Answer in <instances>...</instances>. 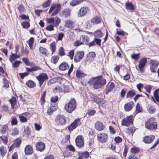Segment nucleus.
I'll return each instance as SVG.
<instances>
[{
  "mask_svg": "<svg viewBox=\"0 0 159 159\" xmlns=\"http://www.w3.org/2000/svg\"><path fill=\"white\" fill-rule=\"evenodd\" d=\"M88 83L89 85H93L94 89H98L105 85L106 84V80L102 76H100L90 79Z\"/></svg>",
  "mask_w": 159,
  "mask_h": 159,
  "instance_id": "nucleus-1",
  "label": "nucleus"
},
{
  "mask_svg": "<svg viewBox=\"0 0 159 159\" xmlns=\"http://www.w3.org/2000/svg\"><path fill=\"white\" fill-rule=\"evenodd\" d=\"M76 108V102L74 98H72L65 106L64 109L68 113H71Z\"/></svg>",
  "mask_w": 159,
  "mask_h": 159,
  "instance_id": "nucleus-2",
  "label": "nucleus"
},
{
  "mask_svg": "<svg viewBox=\"0 0 159 159\" xmlns=\"http://www.w3.org/2000/svg\"><path fill=\"white\" fill-rule=\"evenodd\" d=\"M157 127V125L156 121L155 118L152 117L149 119L145 123V127L146 128L152 130L156 129Z\"/></svg>",
  "mask_w": 159,
  "mask_h": 159,
  "instance_id": "nucleus-3",
  "label": "nucleus"
},
{
  "mask_svg": "<svg viewBox=\"0 0 159 159\" xmlns=\"http://www.w3.org/2000/svg\"><path fill=\"white\" fill-rule=\"evenodd\" d=\"M61 6L59 4H54L52 5L48 13L50 14L53 11L51 16H53L57 14L60 11Z\"/></svg>",
  "mask_w": 159,
  "mask_h": 159,
  "instance_id": "nucleus-4",
  "label": "nucleus"
},
{
  "mask_svg": "<svg viewBox=\"0 0 159 159\" xmlns=\"http://www.w3.org/2000/svg\"><path fill=\"white\" fill-rule=\"evenodd\" d=\"M36 79L39 81V86L40 87L44 82L48 79V77L46 73H42L37 76L36 77Z\"/></svg>",
  "mask_w": 159,
  "mask_h": 159,
  "instance_id": "nucleus-5",
  "label": "nucleus"
},
{
  "mask_svg": "<svg viewBox=\"0 0 159 159\" xmlns=\"http://www.w3.org/2000/svg\"><path fill=\"white\" fill-rule=\"evenodd\" d=\"M90 12V9L88 7H81L78 11V16L79 17H82L86 15V14L89 13Z\"/></svg>",
  "mask_w": 159,
  "mask_h": 159,
  "instance_id": "nucleus-6",
  "label": "nucleus"
},
{
  "mask_svg": "<svg viewBox=\"0 0 159 159\" xmlns=\"http://www.w3.org/2000/svg\"><path fill=\"white\" fill-rule=\"evenodd\" d=\"M150 63L151 71L152 72H155L159 62L156 60H151Z\"/></svg>",
  "mask_w": 159,
  "mask_h": 159,
  "instance_id": "nucleus-7",
  "label": "nucleus"
},
{
  "mask_svg": "<svg viewBox=\"0 0 159 159\" xmlns=\"http://www.w3.org/2000/svg\"><path fill=\"white\" fill-rule=\"evenodd\" d=\"M97 137L98 141L102 143L106 142L108 139V136L107 134L105 133L98 134Z\"/></svg>",
  "mask_w": 159,
  "mask_h": 159,
  "instance_id": "nucleus-8",
  "label": "nucleus"
},
{
  "mask_svg": "<svg viewBox=\"0 0 159 159\" xmlns=\"http://www.w3.org/2000/svg\"><path fill=\"white\" fill-rule=\"evenodd\" d=\"M147 59L146 58H143L141 59L139 63V70L142 72L144 71V67L147 63Z\"/></svg>",
  "mask_w": 159,
  "mask_h": 159,
  "instance_id": "nucleus-9",
  "label": "nucleus"
},
{
  "mask_svg": "<svg viewBox=\"0 0 159 159\" xmlns=\"http://www.w3.org/2000/svg\"><path fill=\"white\" fill-rule=\"evenodd\" d=\"M132 116H129L124 119L122 121V125L125 126H128L131 124H132L133 121Z\"/></svg>",
  "mask_w": 159,
  "mask_h": 159,
  "instance_id": "nucleus-10",
  "label": "nucleus"
},
{
  "mask_svg": "<svg viewBox=\"0 0 159 159\" xmlns=\"http://www.w3.org/2000/svg\"><path fill=\"white\" fill-rule=\"evenodd\" d=\"M56 121L58 125H65L66 123V118L63 116H58Z\"/></svg>",
  "mask_w": 159,
  "mask_h": 159,
  "instance_id": "nucleus-11",
  "label": "nucleus"
},
{
  "mask_svg": "<svg viewBox=\"0 0 159 159\" xmlns=\"http://www.w3.org/2000/svg\"><path fill=\"white\" fill-rule=\"evenodd\" d=\"M81 124L80 119H76L71 125L68 127V129L70 130H72L75 129L78 125Z\"/></svg>",
  "mask_w": 159,
  "mask_h": 159,
  "instance_id": "nucleus-12",
  "label": "nucleus"
},
{
  "mask_svg": "<svg viewBox=\"0 0 159 159\" xmlns=\"http://www.w3.org/2000/svg\"><path fill=\"white\" fill-rule=\"evenodd\" d=\"M84 56V53L83 51L77 52L75 56V61L77 62L80 61Z\"/></svg>",
  "mask_w": 159,
  "mask_h": 159,
  "instance_id": "nucleus-13",
  "label": "nucleus"
},
{
  "mask_svg": "<svg viewBox=\"0 0 159 159\" xmlns=\"http://www.w3.org/2000/svg\"><path fill=\"white\" fill-rule=\"evenodd\" d=\"M83 139V137L81 136H78L76 137L75 142L77 146L79 148L83 147L84 145Z\"/></svg>",
  "mask_w": 159,
  "mask_h": 159,
  "instance_id": "nucleus-14",
  "label": "nucleus"
},
{
  "mask_svg": "<svg viewBox=\"0 0 159 159\" xmlns=\"http://www.w3.org/2000/svg\"><path fill=\"white\" fill-rule=\"evenodd\" d=\"M71 10L69 8H66L62 10L60 13L61 16L67 18L70 15Z\"/></svg>",
  "mask_w": 159,
  "mask_h": 159,
  "instance_id": "nucleus-15",
  "label": "nucleus"
},
{
  "mask_svg": "<svg viewBox=\"0 0 159 159\" xmlns=\"http://www.w3.org/2000/svg\"><path fill=\"white\" fill-rule=\"evenodd\" d=\"M36 146L37 149L40 151H43L45 148V144L42 142H39L36 143Z\"/></svg>",
  "mask_w": 159,
  "mask_h": 159,
  "instance_id": "nucleus-16",
  "label": "nucleus"
},
{
  "mask_svg": "<svg viewBox=\"0 0 159 159\" xmlns=\"http://www.w3.org/2000/svg\"><path fill=\"white\" fill-rule=\"evenodd\" d=\"M21 139L18 138L16 139L14 143L9 148V151H11L15 147H17L19 146L21 143Z\"/></svg>",
  "mask_w": 159,
  "mask_h": 159,
  "instance_id": "nucleus-17",
  "label": "nucleus"
},
{
  "mask_svg": "<svg viewBox=\"0 0 159 159\" xmlns=\"http://www.w3.org/2000/svg\"><path fill=\"white\" fill-rule=\"evenodd\" d=\"M95 126L96 129L99 131L103 130L105 128L103 124L99 121H97L95 123Z\"/></svg>",
  "mask_w": 159,
  "mask_h": 159,
  "instance_id": "nucleus-18",
  "label": "nucleus"
},
{
  "mask_svg": "<svg viewBox=\"0 0 159 159\" xmlns=\"http://www.w3.org/2000/svg\"><path fill=\"white\" fill-rule=\"evenodd\" d=\"M155 138V136L153 135L145 136L144 138L143 141L146 143H150L153 141Z\"/></svg>",
  "mask_w": 159,
  "mask_h": 159,
  "instance_id": "nucleus-19",
  "label": "nucleus"
},
{
  "mask_svg": "<svg viewBox=\"0 0 159 159\" xmlns=\"http://www.w3.org/2000/svg\"><path fill=\"white\" fill-rule=\"evenodd\" d=\"M25 152L27 155H30L33 152V149L31 145H28L26 146L25 149Z\"/></svg>",
  "mask_w": 159,
  "mask_h": 159,
  "instance_id": "nucleus-20",
  "label": "nucleus"
},
{
  "mask_svg": "<svg viewBox=\"0 0 159 159\" xmlns=\"http://www.w3.org/2000/svg\"><path fill=\"white\" fill-rule=\"evenodd\" d=\"M134 105V103L133 102H130L126 103L125 105L124 108L126 111H131Z\"/></svg>",
  "mask_w": 159,
  "mask_h": 159,
  "instance_id": "nucleus-21",
  "label": "nucleus"
},
{
  "mask_svg": "<svg viewBox=\"0 0 159 159\" xmlns=\"http://www.w3.org/2000/svg\"><path fill=\"white\" fill-rule=\"evenodd\" d=\"M65 26L68 28H72L75 26L74 22L71 20H67L65 21Z\"/></svg>",
  "mask_w": 159,
  "mask_h": 159,
  "instance_id": "nucleus-22",
  "label": "nucleus"
},
{
  "mask_svg": "<svg viewBox=\"0 0 159 159\" xmlns=\"http://www.w3.org/2000/svg\"><path fill=\"white\" fill-rule=\"evenodd\" d=\"M159 92V89H157L155 90L153 93V95L155 99L153 97H152V99L155 103H156V101L157 102H159V97L158 93Z\"/></svg>",
  "mask_w": 159,
  "mask_h": 159,
  "instance_id": "nucleus-23",
  "label": "nucleus"
},
{
  "mask_svg": "<svg viewBox=\"0 0 159 159\" xmlns=\"http://www.w3.org/2000/svg\"><path fill=\"white\" fill-rule=\"evenodd\" d=\"M93 101L98 104H103L106 103V101L102 98H99L97 97L93 98Z\"/></svg>",
  "mask_w": 159,
  "mask_h": 159,
  "instance_id": "nucleus-24",
  "label": "nucleus"
},
{
  "mask_svg": "<svg viewBox=\"0 0 159 159\" xmlns=\"http://www.w3.org/2000/svg\"><path fill=\"white\" fill-rule=\"evenodd\" d=\"M101 21V17L98 16H96L91 19V22L93 23V25H96L99 23Z\"/></svg>",
  "mask_w": 159,
  "mask_h": 159,
  "instance_id": "nucleus-25",
  "label": "nucleus"
},
{
  "mask_svg": "<svg viewBox=\"0 0 159 159\" xmlns=\"http://www.w3.org/2000/svg\"><path fill=\"white\" fill-rule=\"evenodd\" d=\"M69 67V66L66 62L62 63L59 66V69L61 70H67Z\"/></svg>",
  "mask_w": 159,
  "mask_h": 159,
  "instance_id": "nucleus-26",
  "label": "nucleus"
},
{
  "mask_svg": "<svg viewBox=\"0 0 159 159\" xmlns=\"http://www.w3.org/2000/svg\"><path fill=\"white\" fill-rule=\"evenodd\" d=\"M85 0H72L70 2V4L72 6H75L80 4Z\"/></svg>",
  "mask_w": 159,
  "mask_h": 159,
  "instance_id": "nucleus-27",
  "label": "nucleus"
},
{
  "mask_svg": "<svg viewBox=\"0 0 159 159\" xmlns=\"http://www.w3.org/2000/svg\"><path fill=\"white\" fill-rule=\"evenodd\" d=\"M80 40L83 44H86L89 41V38L87 36L82 35L80 37Z\"/></svg>",
  "mask_w": 159,
  "mask_h": 159,
  "instance_id": "nucleus-28",
  "label": "nucleus"
},
{
  "mask_svg": "<svg viewBox=\"0 0 159 159\" xmlns=\"http://www.w3.org/2000/svg\"><path fill=\"white\" fill-rule=\"evenodd\" d=\"M39 50L41 54H42L45 56H47L48 55V54L47 49L43 47H40L39 48Z\"/></svg>",
  "mask_w": 159,
  "mask_h": 159,
  "instance_id": "nucleus-29",
  "label": "nucleus"
},
{
  "mask_svg": "<svg viewBox=\"0 0 159 159\" xmlns=\"http://www.w3.org/2000/svg\"><path fill=\"white\" fill-rule=\"evenodd\" d=\"M26 85L30 88H33L36 86L35 83L31 80H29L26 83Z\"/></svg>",
  "mask_w": 159,
  "mask_h": 159,
  "instance_id": "nucleus-30",
  "label": "nucleus"
},
{
  "mask_svg": "<svg viewBox=\"0 0 159 159\" xmlns=\"http://www.w3.org/2000/svg\"><path fill=\"white\" fill-rule=\"evenodd\" d=\"M88 57V60H92L96 56V54L94 52H90L87 56Z\"/></svg>",
  "mask_w": 159,
  "mask_h": 159,
  "instance_id": "nucleus-31",
  "label": "nucleus"
},
{
  "mask_svg": "<svg viewBox=\"0 0 159 159\" xmlns=\"http://www.w3.org/2000/svg\"><path fill=\"white\" fill-rule=\"evenodd\" d=\"M103 36V34L100 30H97L94 32V36L96 38H100Z\"/></svg>",
  "mask_w": 159,
  "mask_h": 159,
  "instance_id": "nucleus-32",
  "label": "nucleus"
},
{
  "mask_svg": "<svg viewBox=\"0 0 159 159\" xmlns=\"http://www.w3.org/2000/svg\"><path fill=\"white\" fill-rule=\"evenodd\" d=\"M136 94L135 92L133 90H129L126 95L127 98H132Z\"/></svg>",
  "mask_w": 159,
  "mask_h": 159,
  "instance_id": "nucleus-33",
  "label": "nucleus"
},
{
  "mask_svg": "<svg viewBox=\"0 0 159 159\" xmlns=\"http://www.w3.org/2000/svg\"><path fill=\"white\" fill-rule=\"evenodd\" d=\"M85 75L83 72L79 70H77L76 72V75L77 77L80 78Z\"/></svg>",
  "mask_w": 159,
  "mask_h": 159,
  "instance_id": "nucleus-34",
  "label": "nucleus"
},
{
  "mask_svg": "<svg viewBox=\"0 0 159 159\" xmlns=\"http://www.w3.org/2000/svg\"><path fill=\"white\" fill-rule=\"evenodd\" d=\"M16 98L15 97H12L11 98L9 99V101L11 104V107L13 109L14 107L16 104Z\"/></svg>",
  "mask_w": 159,
  "mask_h": 159,
  "instance_id": "nucleus-35",
  "label": "nucleus"
},
{
  "mask_svg": "<svg viewBox=\"0 0 159 159\" xmlns=\"http://www.w3.org/2000/svg\"><path fill=\"white\" fill-rule=\"evenodd\" d=\"M126 8L127 9L131 10H134V6L130 3L128 2L125 4Z\"/></svg>",
  "mask_w": 159,
  "mask_h": 159,
  "instance_id": "nucleus-36",
  "label": "nucleus"
},
{
  "mask_svg": "<svg viewBox=\"0 0 159 159\" xmlns=\"http://www.w3.org/2000/svg\"><path fill=\"white\" fill-rule=\"evenodd\" d=\"M21 25L24 28L28 29L30 26V24L29 22L27 21H24L22 22L21 24Z\"/></svg>",
  "mask_w": 159,
  "mask_h": 159,
  "instance_id": "nucleus-37",
  "label": "nucleus"
},
{
  "mask_svg": "<svg viewBox=\"0 0 159 159\" xmlns=\"http://www.w3.org/2000/svg\"><path fill=\"white\" fill-rule=\"evenodd\" d=\"M0 152L2 157H3L6 153V150L5 147L3 146L0 148Z\"/></svg>",
  "mask_w": 159,
  "mask_h": 159,
  "instance_id": "nucleus-38",
  "label": "nucleus"
},
{
  "mask_svg": "<svg viewBox=\"0 0 159 159\" xmlns=\"http://www.w3.org/2000/svg\"><path fill=\"white\" fill-rule=\"evenodd\" d=\"M140 151L139 148L137 147H134L132 148L130 150V151L132 153L135 154L138 153Z\"/></svg>",
  "mask_w": 159,
  "mask_h": 159,
  "instance_id": "nucleus-39",
  "label": "nucleus"
},
{
  "mask_svg": "<svg viewBox=\"0 0 159 159\" xmlns=\"http://www.w3.org/2000/svg\"><path fill=\"white\" fill-rule=\"evenodd\" d=\"M56 109V107L54 106H52L48 110V113L49 115H51L52 113Z\"/></svg>",
  "mask_w": 159,
  "mask_h": 159,
  "instance_id": "nucleus-40",
  "label": "nucleus"
},
{
  "mask_svg": "<svg viewBox=\"0 0 159 159\" xmlns=\"http://www.w3.org/2000/svg\"><path fill=\"white\" fill-rule=\"evenodd\" d=\"M8 129V126L6 125H4L1 128L0 132L2 134H4Z\"/></svg>",
  "mask_w": 159,
  "mask_h": 159,
  "instance_id": "nucleus-41",
  "label": "nucleus"
},
{
  "mask_svg": "<svg viewBox=\"0 0 159 159\" xmlns=\"http://www.w3.org/2000/svg\"><path fill=\"white\" fill-rule=\"evenodd\" d=\"M61 22V19L58 17H56L55 18L54 21L53 23L54 26H57Z\"/></svg>",
  "mask_w": 159,
  "mask_h": 159,
  "instance_id": "nucleus-42",
  "label": "nucleus"
},
{
  "mask_svg": "<svg viewBox=\"0 0 159 159\" xmlns=\"http://www.w3.org/2000/svg\"><path fill=\"white\" fill-rule=\"evenodd\" d=\"M34 38L33 37H31L29 40V45L31 49H33V45L34 42Z\"/></svg>",
  "mask_w": 159,
  "mask_h": 159,
  "instance_id": "nucleus-43",
  "label": "nucleus"
},
{
  "mask_svg": "<svg viewBox=\"0 0 159 159\" xmlns=\"http://www.w3.org/2000/svg\"><path fill=\"white\" fill-rule=\"evenodd\" d=\"M50 50L52 51V54L55 52L56 49V45L54 43H52L50 44Z\"/></svg>",
  "mask_w": 159,
  "mask_h": 159,
  "instance_id": "nucleus-44",
  "label": "nucleus"
},
{
  "mask_svg": "<svg viewBox=\"0 0 159 159\" xmlns=\"http://www.w3.org/2000/svg\"><path fill=\"white\" fill-rule=\"evenodd\" d=\"M152 86L151 85H147L144 86V88L146 91L149 93H151V90Z\"/></svg>",
  "mask_w": 159,
  "mask_h": 159,
  "instance_id": "nucleus-45",
  "label": "nucleus"
},
{
  "mask_svg": "<svg viewBox=\"0 0 159 159\" xmlns=\"http://www.w3.org/2000/svg\"><path fill=\"white\" fill-rule=\"evenodd\" d=\"M142 109L141 107L140 106L139 103H137L136 106L135 112L136 113H138L141 112L142 111Z\"/></svg>",
  "mask_w": 159,
  "mask_h": 159,
  "instance_id": "nucleus-46",
  "label": "nucleus"
},
{
  "mask_svg": "<svg viewBox=\"0 0 159 159\" xmlns=\"http://www.w3.org/2000/svg\"><path fill=\"white\" fill-rule=\"evenodd\" d=\"M59 59V56H54L52 57L51 61L53 63L56 64L58 61Z\"/></svg>",
  "mask_w": 159,
  "mask_h": 159,
  "instance_id": "nucleus-47",
  "label": "nucleus"
},
{
  "mask_svg": "<svg viewBox=\"0 0 159 159\" xmlns=\"http://www.w3.org/2000/svg\"><path fill=\"white\" fill-rule=\"evenodd\" d=\"M19 133L18 129L17 128H14L11 131V134L12 135L15 136L18 134Z\"/></svg>",
  "mask_w": 159,
  "mask_h": 159,
  "instance_id": "nucleus-48",
  "label": "nucleus"
},
{
  "mask_svg": "<svg viewBox=\"0 0 159 159\" xmlns=\"http://www.w3.org/2000/svg\"><path fill=\"white\" fill-rule=\"evenodd\" d=\"M17 55L16 53H12L10 57V61L12 62L14 60L17 58Z\"/></svg>",
  "mask_w": 159,
  "mask_h": 159,
  "instance_id": "nucleus-49",
  "label": "nucleus"
},
{
  "mask_svg": "<svg viewBox=\"0 0 159 159\" xmlns=\"http://www.w3.org/2000/svg\"><path fill=\"white\" fill-rule=\"evenodd\" d=\"M55 93L62 92L63 89L59 86H57L55 87L53 90Z\"/></svg>",
  "mask_w": 159,
  "mask_h": 159,
  "instance_id": "nucleus-50",
  "label": "nucleus"
},
{
  "mask_svg": "<svg viewBox=\"0 0 159 159\" xmlns=\"http://www.w3.org/2000/svg\"><path fill=\"white\" fill-rule=\"evenodd\" d=\"M80 155L83 157L87 158L89 157V154L87 152H81L80 153Z\"/></svg>",
  "mask_w": 159,
  "mask_h": 159,
  "instance_id": "nucleus-51",
  "label": "nucleus"
},
{
  "mask_svg": "<svg viewBox=\"0 0 159 159\" xmlns=\"http://www.w3.org/2000/svg\"><path fill=\"white\" fill-rule=\"evenodd\" d=\"M18 9L20 12L21 13H24L25 11L24 6L22 5H20L18 7Z\"/></svg>",
  "mask_w": 159,
  "mask_h": 159,
  "instance_id": "nucleus-52",
  "label": "nucleus"
},
{
  "mask_svg": "<svg viewBox=\"0 0 159 159\" xmlns=\"http://www.w3.org/2000/svg\"><path fill=\"white\" fill-rule=\"evenodd\" d=\"M57 81V80L56 78H54L50 80L48 83V85H50L52 84H54Z\"/></svg>",
  "mask_w": 159,
  "mask_h": 159,
  "instance_id": "nucleus-53",
  "label": "nucleus"
},
{
  "mask_svg": "<svg viewBox=\"0 0 159 159\" xmlns=\"http://www.w3.org/2000/svg\"><path fill=\"white\" fill-rule=\"evenodd\" d=\"M58 52L60 55L61 56H63L65 55L64 49L62 47H60L59 48Z\"/></svg>",
  "mask_w": 159,
  "mask_h": 159,
  "instance_id": "nucleus-54",
  "label": "nucleus"
},
{
  "mask_svg": "<svg viewBox=\"0 0 159 159\" xmlns=\"http://www.w3.org/2000/svg\"><path fill=\"white\" fill-rule=\"evenodd\" d=\"M24 133L26 136H29L30 134V132L29 127H27L25 128L24 131Z\"/></svg>",
  "mask_w": 159,
  "mask_h": 159,
  "instance_id": "nucleus-55",
  "label": "nucleus"
},
{
  "mask_svg": "<svg viewBox=\"0 0 159 159\" xmlns=\"http://www.w3.org/2000/svg\"><path fill=\"white\" fill-rule=\"evenodd\" d=\"M21 63V61H15L14 63L12 64V66L14 68H17L19 66L20 64Z\"/></svg>",
  "mask_w": 159,
  "mask_h": 159,
  "instance_id": "nucleus-56",
  "label": "nucleus"
},
{
  "mask_svg": "<svg viewBox=\"0 0 159 159\" xmlns=\"http://www.w3.org/2000/svg\"><path fill=\"white\" fill-rule=\"evenodd\" d=\"M11 123L12 125H16L18 123V121L16 118L15 117L12 118Z\"/></svg>",
  "mask_w": 159,
  "mask_h": 159,
  "instance_id": "nucleus-57",
  "label": "nucleus"
},
{
  "mask_svg": "<svg viewBox=\"0 0 159 159\" xmlns=\"http://www.w3.org/2000/svg\"><path fill=\"white\" fill-rule=\"evenodd\" d=\"M156 109L153 107L151 106L148 109V112L150 113H153L155 112Z\"/></svg>",
  "mask_w": 159,
  "mask_h": 159,
  "instance_id": "nucleus-58",
  "label": "nucleus"
},
{
  "mask_svg": "<svg viewBox=\"0 0 159 159\" xmlns=\"http://www.w3.org/2000/svg\"><path fill=\"white\" fill-rule=\"evenodd\" d=\"M114 140L116 143H119L122 142V139L120 137L118 136L115 137Z\"/></svg>",
  "mask_w": 159,
  "mask_h": 159,
  "instance_id": "nucleus-59",
  "label": "nucleus"
},
{
  "mask_svg": "<svg viewBox=\"0 0 159 159\" xmlns=\"http://www.w3.org/2000/svg\"><path fill=\"white\" fill-rule=\"evenodd\" d=\"M81 42V40H77L75 42L74 45L75 46L77 47L80 45L83 44Z\"/></svg>",
  "mask_w": 159,
  "mask_h": 159,
  "instance_id": "nucleus-60",
  "label": "nucleus"
},
{
  "mask_svg": "<svg viewBox=\"0 0 159 159\" xmlns=\"http://www.w3.org/2000/svg\"><path fill=\"white\" fill-rule=\"evenodd\" d=\"M3 83H4V86L5 87L7 88L9 87L8 82L5 78L3 79Z\"/></svg>",
  "mask_w": 159,
  "mask_h": 159,
  "instance_id": "nucleus-61",
  "label": "nucleus"
},
{
  "mask_svg": "<svg viewBox=\"0 0 159 159\" xmlns=\"http://www.w3.org/2000/svg\"><path fill=\"white\" fill-rule=\"evenodd\" d=\"M131 57L135 60H138L139 58V54H132L131 55Z\"/></svg>",
  "mask_w": 159,
  "mask_h": 159,
  "instance_id": "nucleus-62",
  "label": "nucleus"
},
{
  "mask_svg": "<svg viewBox=\"0 0 159 159\" xmlns=\"http://www.w3.org/2000/svg\"><path fill=\"white\" fill-rule=\"evenodd\" d=\"M19 118L20 121L22 122H26L27 121L26 118L22 116H19Z\"/></svg>",
  "mask_w": 159,
  "mask_h": 159,
  "instance_id": "nucleus-63",
  "label": "nucleus"
},
{
  "mask_svg": "<svg viewBox=\"0 0 159 159\" xmlns=\"http://www.w3.org/2000/svg\"><path fill=\"white\" fill-rule=\"evenodd\" d=\"M46 30L50 31L53 30H54L53 25H48L46 28Z\"/></svg>",
  "mask_w": 159,
  "mask_h": 159,
  "instance_id": "nucleus-64",
  "label": "nucleus"
}]
</instances>
